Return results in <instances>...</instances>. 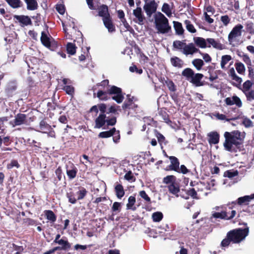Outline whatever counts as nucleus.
Returning <instances> with one entry per match:
<instances>
[{"mask_svg":"<svg viewBox=\"0 0 254 254\" xmlns=\"http://www.w3.org/2000/svg\"><path fill=\"white\" fill-rule=\"evenodd\" d=\"M224 136L225 139L223 144L225 149L227 151L232 152L233 151V145L238 148L243 144L245 133L237 130L231 132L226 131Z\"/></svg>","mask_w":254,"mask_h":254,"instance_id":"nucleus-1","label":"nucleus"},{"mask_svg":"<svg viewBox=\"0 0 254 254\" xmlns=\"http://www.w3.org/2000/svg\"><path fill=\"white\" fill-rule=\"evenodd\" d=\"M98 107L100 112V114L95 120V127L98 128L102 127L106 123L108 126H113L117 123V117L115 116H107V105L104 103L98 104Z\"/></svg>","mask_w":254,"mask_h":254,"instance_id":"nucleus-2","label":"nucleus"},{"mask_svg":"<svg viewBox=\"0 0 254 254\" xmlns=\"http://www.w3.org/2000/svg\"><path fill=\"white\" fill-rule=\"evenodd\" d=\"M108 94L114 95L112 97V99L118 104L121 103L124 99V96L122 89L115 85H112L107 92L99 90L97 93V97L100 100L106 101L110 98Z\"/></svg>","mask_w":254,"mask_h":254,"instance_id":"nucleus-3","label":"nucleus"},{"mask_svg":"<svg viewBox=\"0 0 254 254\" xmlns=\"http://www.w3.org/2000/svg\"><path fill=\"white\" fill-rule=\"evenodd\" d=\"M182 75L195 86H202L205 84L204 81H201L204 76L203 74L199 73H195L190 68L188 67L184 69L182 71Z\"/></svg>","mask_w":254,"mask_h":254,"instance_id":"nucleus-4","label":"nucleus"},{"mask_svg":"<svg viewBox=\"0 0 254 254\" xmlns=\"http://www.w3.org/2000/svg\"><path fill=\"white\" fill-rule=\"evenodd\" d=\"M249 228L248 227L242 228L235 229L229 231L227 237L229 238L232 242L234 244L239 243L248 235Z\"/></svg>","mask_w":254,"mask_h":254,"instance_id":"nucleus-5","label":"nucleus"},{"mask_svg":"<svg viewBox=\"0 0 254 254\" xmlns=\"http://www.w3.org/2000/svg\"><path fill=\"white\" fill-rule=\"evenodd\" d=\"M155 24L158 33H167L171 29L168 19L161 13H160L159 17L155 19Z\"/></svg>","mask_w":254,"mask_h":254,"instance_id":"nucleus-6","label":"nucleus"},{"mask_svg":"<svg viewBox=\"0 0 254 254\" xmlns=\"http://www.w3.org/2000/svg\"><path fill=\"white\" fill-rule=\"evenodd\" d=\"M236 214V211L235 210H232L230 213L225 210H223L220 212H215L213 213L211 219L214 218L216 219L231 220L235 216Z\"/></svg>","mask_w":254,"mask_h":254,"instance_id":"nucleus-7","label":"nucleus"},{"mask_svg":"<svg viewBox=\"0 0 254 254\" xmlns=\"http://www.w3.org/2000/svg\"><path fill=\"white\" fill-rule=\"evenodd\" d=\"M56 244L59 246L53 248L52 249V252H55L57 251H68L70 249L71 246V244L68 241L67 238L65 237H63Z\"/></svg>","mask_w":254,"mask_h":254,"instance_id":"nucleus-8","label":"nucleus"},{"mask_svg":"<svg viewBox=\"0 0 254 254\" xmlns=\"http://www.w3.org/2000/svg\"><path fill=\"white\" fill-rule=\"evenodd\" d=\"M243 26L241 24L235 25L231 31L229 33L228 36V41L231 43L234 42L237 37H240L242 35Z\"/></svg>","mask_w":254,"mask_h":254,"instance_id":"nucleus-9","label":"nucleus"},{"mask_svg":"<svg viewBox=\"0 0 254 254\" xmlns=\"http://www.w3.org/2000/svg\"><path fill=\"white\" fill-rule=\"evenodd\" d=\"M254 198V193L250 195H245L242 197H239L237 200L232 201L231 204L233 206L230 207V209H232L235 207L236 205L240 206L247 205L249 204V202Z\"/></svg>","mask_w":254,"mask_h":254,"instance_id":"nucleus-10","label":"nucleus"},{"mask_svg":"<svg viewBox=\"0 0 254 254\" xmlns=\"http://www.w3.org/2000/svg\"><path fill=\"white\" fill-rule=\"evenodd\" d=\"M27 118L26 114L18 113L15 116L14 120L10 122V124L13 127L27 125L28 123Z\"/></svg>","mask_w":254,"mask_h":254,"instance_id":"nucleus-11","label":"nucleus"},{"mask_svg":"<svg viewBox=\"0 0 254 254\" xmlns=\"http://www.w3.org/2000/svg\"><path fill=\"white\" fill-rule=\"evenodd\" d=\"M65 169L67 176L69 180H73L76 177L78 169L73 163L69 162L65 166Z\"/></svg>","mask_w":254,"mask_h":254,"instance_id":"nucleus-12","label":"nucleus"},{"mask_svg":"<svg viewBox=\"0 0 254 254\" xmlns=\"http://www.w3.org/2000/svg\"><path fill=\"white\" fill-rule=\"evenodd\" d=\"M157 8V4L155 0H152L148 3H146L143 6V9L145 10L147 15L151 16L153 13L155 12Z\"/></svg>","mask_w":254,"mask_h":254,"instance_id":"nucleus-13","label":"nucleus"},{"mask_svg":"<svg viewBox=\"0 0 254 254\" xmlns=\"http://www.w3.org/2000/svg\"><path fill=\"white\" fill-rule=\"evenodd\" d=\"M102 21L105 27L108 29L109 32L113 33L115 32L116 27L111 16L102 18Z\"/></svg>","mask_w":254,"mask_h":254,"instance_id":"nucleus-14","label":"nucleus"},{"mask_svg":"<svg viewBox=\"0 0 254 254\" xmlns=\"http://www.w3.org/2000/svg\"><path fill=\"white\" fill-rule=\"evenodd\" d=\"M224 101L226 104L228 106L236 105L238 108H240L242 106V102L240 98L237 96H233L232 97H227Z\"/></svg>","mask_w":254,"mask_h":254,"instance_id":"nucleus-15","label":"nucleus"},{"mask_svg":"<svg viewBox=\"0 0 254 254\" xmlns=\"http://www.w3.org/2000/svg\"><path fill=\"white\" fill-rule=\"evenodd\" d=\"M171 164L168 166L167 170L177 171L179 170L180 162L179 159L175 156H171L169 157Z\"/></svg>","mask_w":254,"mask_h":254,"instance_id":"nucleus-16","label":"nucleus"},{"mask_svg":"<svg viewBox=\"0 0 254 254\" xmlns=\"http://www.w3.org/2000/svg\"><path fill=\"white\" fill-rule=\"evenodd\" d=\"M199 52V50L195 48L192 43H190L188 45L186 44L183 48V53L186 55H192Z\"/></svg>","mask_w":254,"mask_h":254,"instance_id":"nucleus-17","label":"nucleus"},{"mask_svg":"<svg viewBox=\"0 0 254 254\" xmlns=\"http://www.w3.org/2000/svg\"><path fill=\"white\" fill-rule=\"evenodd\" d=\"M207 136L208 141L210 144H216L219 143L220 135L217 131H211Z\"/></svg>","mask_w":254,"mask_h":254,"instance_id":"nucleus-18","label":"nucleus"},{"mask_svg":"<svg viewBox=\"0 0 254 254\" xmlns=\"http://www.w3.org/2000/svg\"><path fill=\"white\" fill-rule=\"evenodd\" d=\"M133 14L137 18V23L140 25L143 24L145 17L142 14L141 8L137 7L135 9H134Z\"/></svg>","mask_w":254,"mask_h":254,"instance_id":"nucleus-19","label":"nucleus"},{"mask_svg":"<svg viewBox=\"0 0 254 254\" xmlns=\"http://www.w3.org/2000/svg\"><path fill=\"white\" fill-rule=\"evenodd\" d=\"M14 19L18 21L19 22L23 25L27 26L32 24L31 20L28 16L15 15L14 16Z\"/></svg>","mask_w":254,"mask_h":254,"instance_id":"nucleus-20","label":"nucleus"},{"mask_svg":"<svg viewBox=\"0 0 254 254\" xmlns=\"http://www.w3.org/2000/svg\"><path fill=\"white\" fill-rule=\"evenodd\" d=\"M98 9V15L102 18L111 16L109 11L108 6L107 5L104 4L101 5Z\"/></svg>","mask_w":254,"mask_h":254,"instance_id":"nucleus-21","label":"nucleus"},{"mask_svg":"<svg viewBox=\"0 0 254 254\" xmlns=\"http://www.w3.org/2000/svg\"><path fill=\"white\" fill-rule=\"evenodd\" d=\"M135 202L136 198L135 196H130L128 198V202L126 205L127 209L135 211L137 208L140 205V204H137L136 206H135Z\"/></svg>","mask_w":254,"mask_h":254,"instance_id":"nucleus-22","label":"nucleus"},{"mask_svg":"<svg viewBox=\"0 0 254 254\" xmlns=\"http://www.w3.org/2000/svg\"><path fill=\"white\" fill-rule=\"evenodd\" d=\"M206 41L209 44L207 46L208 48L212 46L214 48L218 50H221L224 49V45L221 44L219 41H216L213 38H207Z\"/></svg>","mask_w":254,"mask_h":254,"instance_id":"nucleus-23","label":"nucleus"},{"mask_svg":"<svg viewBox=\"0 0 254 254\" xmlns=\"http://www.w3.org/2000/svg\"><path fill=\"white\" fill-rule=\"evenodd\" d=\"M45 216L51 223H54L57 220V216L51 210H46L44 211Z\"/></svg>","mask_w":254,"mask_h":254,"instance_id":"nucleus-24","label":"nucleus"},{"mask_svg":"<svg viewBox=\"0 0 254 254\" xmlns=\"http://www.w3.org/2000/svg\"><path fill=\"white\" fill-rule=\"evenodd\" d=\"M193 41L195 44L200 48H205L208 46L206 44V40L202 37H194Z\"/></svg>","mask_w":254,"mask_h":254,"instance_id":"nucleus-25","label":"nucleus"},{"mask_svg":"<svg viewBox=\"0 0 254 254\" xmlns=\"http://www.w3.org/2000/svg\"><path fill=\"white\" fill-rule=\"evenodd\" d=\"M115 191L117 197L121 199L125 195V190L123 186L120 184H117L115 187Z\"/></svg>","mask_w":254,"mask_h":254,"instance_id":"nucleus-26","label":"nucleus"},{"mask_svg":"<svg viewBox=\"0 0 254 254\" xmlns=\"http://www.w3.org/2000/svg\"><path fill=\"white\" fill-rule=\"evenodd\" d=\"M167 188L170 193L178 196L177 194L180 191V187L176 181L168 185Z\"/></svg>","mask_w":254,"mask_h":254,"instance_id":"nucleus-27","label":"nucleus"},{"mask_svg":"<svg viewBox=\"0 0 254 254\" xmlns=\"http://www.w3.org/2000/svg\"><path fill=\"white\" fill-rule=\"evenodd\" d=\"M40 40L42 44L45 47L47 48L48 47H50V43L51 41H50V38L48 36L45 32H42Z\"/></svg>","mask_w":254,"mask_h":254,"instance_id":"nucleus-28","label":"nucleus"},{"mask_svg":"<svg viewBox=\"0 0 254 254\" xmlns=\"http://www.w3.org/2000/svg\"><path fill=\"white\" fill-rule=\"evenodd\" d=\"M173 24L176 34L179 35H183L184 33V29L182 23L178 21H174Z\"/></svg>","mask_w":254,"mask_h":254,"instance_id":"nucleus-29","label":"nucleus"},{"mask_svg":"<svg viewBox=\"0 0 254 254\" xmlns=\"http://www.w3.org/2000/svg\"><path fill=\"white\" fill-rule=\"evenodd\" d=\"M116 131V128L113 127L109 130L102 131L99 133L98 136L100 138H108L113 136Z\"/></svg>","mask_w":254,"mask_h":254,"instance_id":"nucleus-30","label":"nucleus"},{"mask_svg":"<svg viewBox=\"0 0 254 254\" xmlns=\"http://www.w3.org/2000/svg\"><path fill=\"white\" fill-rule=\"evenodd\" d=\"M39 126L43 133H47L52 129L51 126L47 124L44 120H42L40 122Z\"/></svg>","mask_w":254,"mask_h":254,"instance_id":"nucleus-31","label":"nucleus"},{"mask_svg":"<svg viewBox=\"0 0 254 254\" xmlns=\"http://www.w3.org/2000/svg\"><path fill=\"white\" fill-rule=\"evenodd\" d=\"M27 4V8L30 10H34L37 8L38 3L36 0H24Z\"/></svg>","mask_w":254,"mask_h":254,"instance_id":"nucleus-32","label":"nucleus"},{"mask_svg":"<svg viewBox=\"0 0 254 254\" xmlns=\"http://www.w3.org/2000/svg\"><path fill=\"white\" fill-rule=\"evenodd\" d=\"M79 190L76 193L77 195V200L83 199L87 194V190L84 187H79Z\"/></svg>","mask_w":254,"mask_h":254,"instance_id":"nucleus-33","label":"nucleus"},{"mask_svg":"<svg viewBox=\"0 0 254 254\" xmlns=\"http://www.w3.org/2000/svg\"><path fill=\"white\" fill-rule=\"evenodd\" d=\"M129 95H127V97H128L127 101H125L122 105V108L123 110L130 109L131 108H132V106L133 104V100L134 99V97L132 96L131 98H129Z\"/></svg>","mask_w":254,"mask_h":254,"instance_id":"nucleus-34","label":"nucleus"},{"mask_svg":"<svg viewBox=\"0 0 254 254\" xmlns=\"http://www.w3.org/2000/svg\"><path fill=\"white\" fill-rule=\"evenodd\" d=\"M17 86L14 83H9L5 89V92L8 96H12L16 90Z\"/></svg>","mask_w":254,"mask_h":254,"instance_id":"nucleus-35","label":"nucleus"},{"mask_svg":"<svg viewBox=\"0 0 254 254\" xmlns=\"http://www.w3.org/2000/svg\"><path fill=\"white\" fill-rule=\"evenodd\" d=\"M77 47H76L75 44L72 43H67L66 49L67 53L71 55H73L76 53Z\"/></svg>","mask_w":254,"mask_h":254,"instance_id":"nucleus-36","label":"nucleus"},{"mask_svg":"<svg viewBox=\"0 0 254 254\" xmlns=\"http://www.w3.org/2000/svg\"><path fill=\"white\" fill-rule=\"evenodd\" d=\"M7 3L13 8H17L22 6L20 0H5Z\"/></svg>","mask_w":254,"mask_h":254,"instance_id":"nucleus-37","label":"nucleus"},{"mask_svg":"<svg viewBox=\"0 0 254 254\" xmlns=\"http://www.w3.org/2000/svg\"><path fill=\"white\" fill-rule=\"evenodd\" d=\"M168 236L172 240H176L182 236V234L180 231H175L174 228H172L171 232L169 233Z\"/></svg>","mask_w":254,"mask_h":254,"instance_id":"nucleus-38","label":"nucleus"},{"mask_svg":"<svg viewBox=\"0 0 254 254\" xmlns=\"http://www.w3.org/2000/svg\"><path fill=\"white\" fill-rule=\"evenodd\" d=\"M192 64L198 70H200L204 64L203 61L200 59H194L192 62Z\"/></svg>","mask_w":254,"mask_h":254,"instance_id":"nucleus-39","label":"nucleus"},{"mask_svg":"<svg viewBox=\"0 0 254 254\" xmlns=\"http://www.w3.org/2000/svg\"><path fill=\"white\" fill-rule=\"evenodd\" d=\"M232 60V57L230 55H224L221 57V67L224 69L226 68L225 65Z\"/></svg>","mask_w":254,"mask_h":254,"instance_id":"nucleus-40","label":"nucleus"},{"mask_svg":"<svg viewBox=\"0 0 254 254\" xmlns=\"http://www.w3.org/2000/svg\"><path fill=\"white\" fill-rule=\"evenodd\" d=\"M172 64L175 67H181L183 65V61L178 57H174L171 59Z\"/></svg>","mask_w":254,"mask_h":254,"instance_id":"nucleus-41","label":"nucleus"},{"mask_svg":"<svg viewBox=\"0 0 254 254\" xmlns=\"http://www.w3.org/2000/svg\"><path fill=\"white\" fill-rule=\"evenodd\" d=\"M246 31L251 34H254V24L251 21H247L245 24Z\"/></svg>","mask_w":254,"mask_h":254,"instance_id":"nucleus-42","label":"nucleus"},{"mask_svg":"<svg viewBox=\"0 0 254 254\" xmlns=\"http://www.w3.org/2000/svg\"><path fill=\"white\" fill-rule=\"evenodd\" d=\"M155 135L161 145L162 143H164V145H166L168 143V142L166 140L165 136L156 130H155Z\"/></svg>","mask_w":254,"mask_h":254,"instance_id":"nucleus-43","label":"nucleus"},{"mask_svg":"<svg viewBox=\"0 0 254 254\" xmlns=\"http://www.w3.org/2000/svg\"><path fill=\"white\" fill-rule=\"evenodd\" d=\"M8 120L7 117H0V133H4L6 127L4 125V123L7 122Z\"/></svg>","mask_w":254,"mask_h":254,"instance_id":"nucleus-44","label":"nucleus"},{"mask_svg":"<svg viewBox=\"0 0 254 254\" xmlns=\"http://www.w3.org/2000/svg\"><path fill=\"white\" fill-rule=\"evenodd\" d=\"M176 181V178L175 176L173 175H168L166 177H164L163 180V183L168 185L174 182H175Z\"/></svg>","mask_w":254,"mask_h":254,"instance_id":"nucleus-45","label":"nucleus"},{"mask_svg":"<svg viewBox=\"0 0 254 254\" xmlns=\"http://www.w3.org/2000/svg\"><path fill=\"white\" fill-rule=\"evenodd\" d=\"M47 106L48 108V110L50 111H54L57 109H62L63 110H64L65 107H63L62 106H61L59 105H57L56 103L53 102H49L47 104Z\"/></svg>","mask_w":254,"mask_h":254,"instance_id":"nucleus-46","label":"nucleus"},{"mask_svg":"<svg viewBox=\"0 0 254 254\" xmlns=\"http://www.w3.org/2000/svg\"><path fill=\"white\" fill-rule=\"evenodd\" d=\"M163 217V215L161 212H155L152 215V218L154 222H160Z\"/></svg>","mask_w":254,"mask_h":254,"instance_id":"nucleus-47","label":"nucleus"},{"mask_svg":"<svg viewBox=\"0 0 254 254\" xmlns=\"http://www.w3.org/2000/svg\"><path fill=\"white\" fill-rule=\"evenodd\" d=\"M216 117L219 120H226L227 121H230L231 120L234 121V120H237V119H238L239 118V116H238L235 115L234 117H232V118H231L230 119H227L226 117V116L225 115L219 114V113H217L216 115Z\"/></svg>","mask_w":254,"mask_h":254,"instance_id":"nucleus-48","label":"nucleus"},{"mask_svg":"<svg viewBox=\"0 0 254 254\" xmlns=\"http://www.w3.org/2000/svg\"><path fill=\"white\" fill-rule=\"evenodd\" d=\"M235 66L236 67V70L239 74H243L245 71V67L244 64L241 63H236L235 64Z\"/></svg>","mask_w":254,"mask_h":254,"instance_id":"nucleus-49","label":"nucleus"},{"mask_svg":"<svg viewBox=\"0 0 254 254\" xmlns=\"http://www.w3.org/2000/svg\"><path fill=\"white\" fill-rule=\"evenodd\" d=\"M162 11L169 17L172 15V11L169 4L167 3H164L163 4Z\"/></svg>","mask_w":254,"mask_h":254,"instance_id":"nucleus-50","label":"nucleus"},{"mask_svg":"<svg viewBox=\"0 0 254 254\" xmlns=\"http://www.w3.org/2000/svg\"><path fill=\"white\" fill-rule=\"evenodd\" d=\"M185 24L186 25L187 29L190 33H195L196 30L194 28V26L192 24H191V22L189 20H186L185 21Z\"/></svg>","mask_w":254,"mask_h":254,"instance_id":"nucleus-51","label":"nucleus"},{"mask_svg":"<svg viewBox=\"0 0 254 254\" xmlns=\"http://www.w3.org/2000/svg\"><path fill=\"white\" fill-rule=\"evenodd\" d=\"M125 180H127L129 182H134L136 180L135 177L133 175L131 171H128L124 176Z\"/></svg>","mask_w":254,"mask_h":254,"instance_id":"nucleus-52","label":"nucleus"},{"mask_svg":"<svg viewBox=\"0 0 254 254\" xmlns=\"http://www.w3.org/2000/svg\"><path fill=\"white\" fill-rule=\"evenodd\" d=\"M66 197L68 199V202L71 204H75L77 202V199L75 197V194L73 192L70 191L66 193Z\"/></svg>","mask_w":254,"mask_h":254,"instance_id":"nucleus-53","label":"nucleus"},{"mask_svg":"<svg viewBox=\"0 0 254 254\" xmlns=\"http://www.w3.org/2000/svg\"><path fill=\"white\" fill-rule=\"evenodd\" d=\"M121 203L119 202H114L112 207V211L113 213L115 212V214H116L117 213L120 212L121 211Z\"/></svg>","mask_w":254,"mask_h":254,"instance_id":"nucleus-54","label":"nucleus"},{"mask_svg":"<svg viewBox=\"0 0 254 254\" xmlns=\"http://www.w3.org/2000/svg\"><path fill=\"white\" fill-rule=\"evenodd\" d=\"M139 195L141 198H142L145 201V202H146L148 204L151 203V198L146 193L145 191H144V190L140 191L139 192Z\"/></svg>","mask_w":254,"mask_h":254,"instance_id":"nucleus-55","label":"nucleus"},{"mask_svg":"<svg viewBox=\"0 0 254 254\" xmlns=\"http://www.w3.org/2000/svg\"><path fill=\"white\" fill-rule=\"evenodd\" d=\"M238 175V172L236 171L228 170L224 172V176L229 178H232Z\"/></svg>","mask_w":254,"mask_h":254,"instance_id":"nucleus-56","label":"nucleus"},{"mask_svg":"<svg viewBox=\"0 0 254 254\" xmlns=\"http://www.w3.org/2000/svg\"><path fill=\"white\" fill-rule=\"evenodd\" d=\"M220 20L225 26H227L231 22V18L228 15H222Z\"/></svg>","mask_w":254,"mask_h":254,"instance_id":"nucleus-57","label":"nucleus"},{"mask_svg":"<svg viewBox=\"0 0 254 254\" xmlns=\"http://www.w3.org/2000/svg\"><path fill=\"white\" fill-rule=\"evenodd\" d=\"M186 43L179 41V40H176L174 41L173 42V47L177 49H182L183 48L185 47L186 45Z\"/></svg>","mask_w":254,"mask_h":254,"instance_id":"nucleus-58","label":"nucleus"},{"mask_svg":"<svg viewBox=\"0 0 254 254\" xmlns=\"http://www.w3.org/2000/svg\"><path fill=\"white\" fill-rule=\"evenodd\" d=\"M165 83L171 91L174 92L176 90V86L172 80L168 79L165 81Z\"/></svg>","mask_w":254,"mask_h":254,"instance_id":"nucleus-59","label":"nucleus"},{"mask_svg":"<svg viewBox=\"0 0 254 254\" xmlns=\"http://www.w3.org/2000/svg\"><path fill=\"white\" fill-rule=\"evenodd\" d=\"M232 79L235 81L233 83V85L236 87H238L240 86L242 83V79L241 77L238 76L237 74L232 77Z\"/></svg>","mask_w":254,"mask_h":254,"instance_id":"nucleus-60","label":"nucleus"},{"mask_svg":"<svg viewBox=\"0 0 254 254\" xmlns=\"http://www.w3.org/2000/svg\"><path fill=\"white\" fill-rule=\"evenodd\" d=\"M23 223L27 226H33L36 224V221L30 218L23 219Z\"/></svg>","mask_w":254,"mask_h":254,"instance_id":"nucleus-61","label":"nucleus"},{"mask_svg":"<svg viewBox=\"0 0 254 254\" xmlns=\"http://www.w3.org/2000/svg\"><path fill=\"white\" fill-rule=\"evenodd\" d=\"M14 167H15L17 168H19L20 167V165L16 160H12L10 163L7 165V168L8 169H11Z\"/></svg>","mask_w":254,"mask_h":254,"instance_id":"nucleus-62","label":"nucleus"},{"mask_svg":"<svg viewBox=\"0 0 254 254\" xmlns=\"http://www.w3.org/2000/svg\"><path fill=\"white\" fill-rule=\"evenodd\" d=\"M56 9L57 11L62 15H63L65 10V6L63 4H57L56 6Z\"/></svg>","mask_w":254,"mask_h":254,"instance_id":"nucleus-63","label":"nucleus"},{"mask_svg":"<svg viewBox=\"0 0 254 254\" xmlns=\"http://www.w3.org/2000/svg\"><path fill=\"white\" fill-rule=\"evenodd\" d=\"M159 115L161 116L165 122L168 123L171 122L168 114L165 111H160Z\"/></svg>","mask_w":254,"mask_h":254,"instance_id":"nucleus-64","label":"nucleus"}]
</instances>
